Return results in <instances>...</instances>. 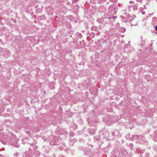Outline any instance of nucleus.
<instances>
[{
    "mask_svg": "<svg viewBox=\"0 0 157 157\" xmlns=\"http://www.w3.org/2000/svg\"><path fill=\"white\" fill-rule=\"evenodd\" d=\"M155 28V30L156 31H157V25L156 26Z\"/></svg>",
    "mask_w": 157,
    "mask_h": 157,
    "instance_id": "obj_1",
    "label": "nucleus"
}]
</instances>
